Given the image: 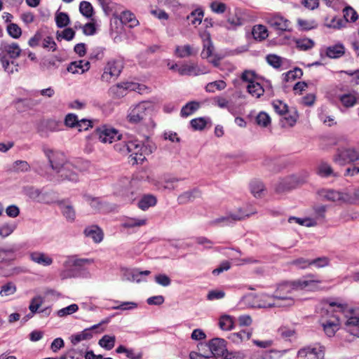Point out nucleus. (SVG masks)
<instances>
[{"instance_id": "052dcab7", "label": "nucleus", "mask_w": 359, "mask_h": 359, "mask_svg": "<svg viewBox=\"0 0 359 359\" xmlns=\"http://www.w3.org/2000/svg\"><path fill=\"white\" fill-rule=\"evenodd\" d=\"M285 115V119L287 121L288 126H294L297 122L298 118L297 110L295 109H289Z\"/></svg>"}, {"instance_id": "7ed1b4c3", "label": "nucleus", "mask_w": 359, "mask_h": 359, "mask_svg": "<svg viewBox=\"0 0 359 359\" xmlns=\"http://www.w3.org/2000/svg\"><path fill=\"white\" fill-rule=\"evenodd\" d=\"M22 49L17 43L2 41L0 43V62L4 70L9 74L18 72V69L10 66L9 59H16L21 55Z\"/></svg>"}, {"instance_id": "864d4df0", "label": "nucleus", "mask_w": 359, "mask_h": 359, "mask_svg": "<svg viewBox=\"0 0 359 359\" xmlns=\"http://www.w3.org/2000/svg\"><path fill=\"white\" fill-rule=\"evenodd\" d=\"M325 25L330 28L340 29L346 25V22L343 18L334 17L330 22L326 19Z\"/></svg>"}, {"instance_id": "4d7b16f0", "label": "nucleus", "mask_w": 359, "mask_h": 359, "mask_svg": "<svg viewBox=\"0 0 359 359\" xmlns=\"http://www.w3.org/2000/svg\"><path fill=\"white\" fill-rule=\"evenodd\" d=\"M340 100L344 106L351 107L356 102V97L353 94H344L341 96Z\"/></svg>"}, {"instance_id": "774afa93", "label": "nucleus", "mask_w": 359, "mask_h": 359, "mask_svg": "<svg viewBox=\"0 0 359 359\" xmlns=\"http://www.w3.org/2000/svg\"><path fill=\"white\" fill-rule=\"evenodd\" d=\"M267 62L274 68H279L281 66V58L276 55H269L266 56Z\"/></svg>"}, {"instance_id": "423d86ee", "label": "nucleus", "mask_w": 359, "mask_h": 359, "mask_svg": "<svg viewBox=\"0 0 359 359\" xmlns=\"http://www.w3.org/2000/svg\"><path fill=\"white\" fill-rule=\"evenodd\" d=\"M123 68V62L121 59H111L104 67V72L101 76L103 81L110 83L120 75Z\"/></svg>"}, {"instance_id": "ddd939ff", "label": "nucleus", "mask_w": 359, "mask_h": 359, "mask_svg": "<svg viewBox=\"0 0 359 359\" xmlns=\"http://www.w3.org/2000/svg\"><path fill=\"white\" fill-rule=\"evenodd\" d=\"M299 183V178L294 175L288 176L280 180L276 185L277 193H283L295 188Z\"/></svg>"}, {"instance_id": "a878e982", "label": "nucleus", "mask_w": 359, "mask_h": 359, "mask_svg": "<svg viewBox=\"0 0 359 359\" xmlns=\"http://www.w3.org/2000/svg\"><path fill=\"white\" fill-rule=\"evenodd\" d=\"M345 53V48L341 43H337L327 48L326 55L330 58H339Z\"/></svg>"}, {"instance_id": "e2e57ef3", "label": "nucleus", "mask_w": 359, "mask_h": 359, "mask_svg": "<svg viewBox=\"0 0 359 359\" xmlns=\"http://www.w3.org/2000/svg\"><path fill=\"white\" fill-rule=\"evenodd\" d=\"M273 107L276 112L280 115L285 114L289 110L287 105L280 100H275Z\"/></svg>"}, {"instance_id": "bb28decb", "label": "nucleus", "mask_w": 359, "mask_h": 359, "mask_svg": "<svg viewBox=\"0 0 359 359\" xmlns=\"http://www.w3.org/2000/svg\"><path fill=\"white\" fill-rule=\"evenodd\" d=\"M323 330L328 337H332L339 329V320L336 318L333 320H327L322 323Z\"/></svg>"}, {"instance_id": "0eeeda50", "label": "nucleus", "mask_w": 359, "mask_h": 359, "mask_svg": "<svg viewBox=\"0 0 359 359\" xmlns=\"http://www.w3.org/2000/svg\"><path fill=\"white\" fill-rule=\"evenodd\" d=\"M151 111V104L147 102H142L131 108L128 114V120L130 123H137L144 120L149 115Z\"/></svg>"}, {"instance_id": "58836bf2", "label": "nucleus", "mask_w": 359, "mask_h": 359, "mask_svg": "<svg viewBox=\"0 0 359 359\" xmlns=\"http://www.w3.org/2000/svg\"><path fill=\"white\" fill-rule=\"evenodd\" d=\"M15 250L9 248H0V262H9L15 259Z\"/></svg>"}, {"instance_id": "3c124183", "label": "nucleus", "mask_w": 359, "mask_h": 359, "mask_svg": "<svg viewBox=\"0 0 359 359\" xmlns=\"http://www.w3.org/2000/svg\"><path fill=\"white\" fill-rule=\"evenodd\" d=\"M203 17V12L201 10H196L193 11L190 15L187 17V19L191 21L193 25L196 26L200 25Z\"/></svg>"}, {"instance_id": "13d9d810", "label": "nucleus", "mask_w": 359, "mask_h": 359, "mask_svg": "<svg viewBox=\"0 0 359 359\" xmlns=\"http://www.w3.org/2000/svg\"><path fill=\"white\" fill-rule=\"evenodd\" d=\"M303 75V72L300 68L295 67L293 70H290L285 74V80L286 81H294L299 79Z\"/></svg>"}, {"instance_id": "c9c22d12", "label": "nucleus", "mask_w": 359, "mask_h": 359, "mask_svg": "<svg viewBox=\"0 0 359 359\" xmlns=\"http://www.w3.org/2000/svg\"><path fill=\"white\" fill-rule=\"evenodd\" d=\"M247 89L250 95L257 98L260 97L264 93L263 87L257 82L248 84Z\"/></svg>"}, {"instance_id": "e433bc0d", "label": "nucleus", "mask_w": 359, "mask_h": 359, "mask_svg": "<svg viewBox=\"0 0 359 359\" xmlns=\"http://www.w3.org/2000/svg\"><path fill=\"white\" fill-rule=\"evenodd\" d=\"M200 107V104L197 102H189L186 104L181 109L182 116H188L196 111Z\"/></svg>"}, {"instance_id": "a19ab883", "label": "nucleus", "mask_w": 359, "mask_h": 359, "mask_svg": "<svg viewBox=\"0 0 359 359\" xmlns=\"http://www.w3.org/2000/svg\"><path fill=\"white\" fill-rule=\"evenodd\" d=\"M297 25L301 30L309 31L315 29L318 27V23L314 20H303L299 18L297 20Z\"/></svg>"}, {"instance_id": "c03bdc74", "label": "nucleus", "mask_w": 359, "mask_h": 359, "mask_svg": "<svg viewBox=\"0 0 359 359\" xmlns=\"http://www.w3.org/2000/svg\"><path fill=\"white\" fill-rule=\"evenodd\" d=\"M344 20L346 24L348 22H355L358 19V14L356 11L351 6H346L343 10Z\"/></svg>"}, {"instance_id": "680f3d73", "label": "nucleus", "mask_w": 359, "mask_h": 359, "mask_svg": "<svg viewBox=\"0 0 359 359\" xmlns=\"http://www.w3.org/2000/svg\"><path fill=\"white\" fill-rule=\"evenodd\" d=\"M256 122L260 126L266 127L270 124L271 118L266 113L262 111L257 116Z\"/></svg>"}, {"instance_id": "c85d7f7f", "label": "nucleus", "mask_w": 359, "mask_h": 359, "mask_svg": "<svg viewBox=\"0 0 359 359\" xmlns=\"http://www.w3.org/2000/svg\"><path fill=\"white\" fill-rule=\"evenodd\" d=\"M120 20L123 24L128 25L130 27H134L138 25V20L135 15L129 11H123L121 13Z\"/></svg>"}, {"instance_id": "79ce46f5", "label": "nucleus", "mask_w": 359, "mask_h": 359, "mask_svg": "<svg viewBox=\"0 0 359 359\" xmlns=\"http://www.w3.org/2000/svg\"><path fill=\"white\" fill-rule=\"evenodd\" d=\"M219 326L223 330H231L233 327V318L228 315L222 316L219 320Z\"/></svg>"}, {"instance_id": "de8ad7c7", "label": "nucleus", "mask_w": 359, "mask_h": 359, "mask_svg": "<svg viewBox=\"0 0 359 359\" xmlns=\"http://www.w3.org/2000/svg\"><path fill=\"white\" fill-rule=\"evenodd\" d=\"M79 11L81 13L87 18H90L93 16V8L88 1H83L80 3Z\"/></svg>"}, {"instance_id": "2eb2a0df", "label": "nucleus", "mask_w": 359, "mask_h": 359, "mask_svg": "<svg viewBox=\"0 0 359 359\" xmlns=\"http://www.w3.org/2000/svg\"><path fill=\"white\" fill-rule=\"evenodd\" d=\"M254 213L255 212L244 213L240 210L239 212L237 213H231L227 216L221 217L219 218H217L215 220L212 221V223L213 224H220V223H224L225 224H229L232 222L240 221V220L244 219L245 218L250 217V215H251Z\"/></svg>"}, {"instance_id": "6e6552de", "label": "nucleus", "mask_w": 359, "mask_h": 359, "mask_svg": "<svg viewBox=\"0 0 359 359\" xmlns=\"http://www.w3.org/2000/svg\"><path fill=\"white\" fill-rule=\"evenodd\" d=\"M332 160L341 166L348 163L359 162V153L353 148L338 149Z\"/></svg>"}, {"instance_id": "aec40b11", "label": "nucleus", "mask_w": 359, "mask_h": 359, "mask_svg": "<svg viewBox=\"0 0 359 359\" xmlns=\"http://www.w3.org/2000/svg\"><path fill=\"white\" fill-rule=\"evenodd\" d=\"M179 180L176 177H168L165 176L161 180H158L155 185L157 187L158 190L165 191L169 190L172 191L175 188V183L177 182Z\"/></svg>"}, {"instance_id": "5701e85b", "label": "nucleus", "mask_w": 359, "mask_h": 359, "mask_svg": "<svg viewBox=\"0 0 359 359\" xmlns=\"http://www.w3.org/2000/svg\"><path fill=\"white\" fill-rule=\"evenodd\" d=\"M84 233L86 236L92 238L95 243H100L103 239V232L102 229L96 225L86 228Z\"/></svg>"}, {"instance_id": "f257e3e1", "label": "nucleus", "mask_w": 359, "mask_h": 359, "mask_svg": "<svg viewBox=\"0 0 359 359\" xmlns=\"http://www.w3.org/2000/svg\"><path fill=\"white\" fill-rule=\"evenodd\" d=\"M321 280L316 279L315 275L309 274L303 278L285 282L278 285L273 294L278 307H291L295 304L294 292L299 290L316 291L320 288Z\"/></svg>"}, {"instance_id": "9b49d317", "label": "nucleus", "mask_w": 359, "mask_h": 359, "mask_svg": "<svg viewBox=\"0 0 359 359\" xmlns=\"http://www.w3.org/2000/svg\"><path fill=\"white\" fill-rule=\"evenodd\" d=\"M121 135L118 130L104 126L99 129V139L104 143H111L114 141L119 140Z\"/></svg>"}, {"instance_id": "338daca9", "label": "nucleus", "mask_w": 359, "mask_h": 359, "mask_svg": "<svg viewBox=\"0 0 359 359\" xmlns=\"http://www.w3.org/2000/svg\"><path fill=\"white\" fill-rule=\"evenodd\" d=\"M79 122L77 116L74 114H68L65 118V124L70 128H77Z\"/></svg>"}, {"instance_id": "f704fd0d", "label": "nucleus", "mask_w": 359, "mask_h": 359, "mask_svg": "<svg viewBox=\"0 0 359 359\" xmlns=\"http://www.w3.org/2000/svg\"><path fill=\"white\" fill-rule=\"evenodd\" d=\"M11 170L14 172H26L30 170V165L26 161L18 160L13 162Z\"/></svg>"}, {"instance_id": "f03ea898", "label": "nucleus", "mask_w": 359, "mask_h": 359, "mask_svg": "<svg viewBox=\"0 0 359 359\" xmlns=\"http://www.w3.org/2000/svg\"><path fill=\"white\" fill-rule=\"evenodd\" d=\"M42 151L46 157L51 169L58 175L62 180L77 182L78 173L74 166L67 161L64 153L43 146Z\"/></svg>"}, {"instance_id": "49530a36", "label": "nucleus", "mask_w": 359, "mask_h": 359, "mask_svg": "<svg viewBox=\"0 0 359 359\" xmlns=\"http://www.w3.org/2000/svg\"><path fill=\"white\" fill-rule=\"evenodd\" d=\"M146 222L145 219L128 218L122 224V226L125 228L142 226L146 224Z\"/></svg>"}, {"instance_id": "cd10ccee", "label": "nucleus", "mask_w": 359, "mask_h": 359, "mask_svg": "<svg viewBox=\"0 0 359 359\" xmlns=\"http://www.w3.org/2000/svg\"><path fill=\"white\" fill-rule=\"evenodd\" d=\"M252 34L255 40L263 41L268 36V29L262 25H256L252 27Z\"/></svg>"}, {"instance_id": "6ab92c4d", "label": "nucleus", "mask_w": 359, "mask_h": 359, "mask_svg": "<svg viewBox=\"0 0 359 359\" xmlns=\"http://www.w3.org/2000/svg\"><path fill=\"white\" fill-rule=\"evenodd\" d=\"M29 259L34 263L43 266H48L53 264V259L46 253L34 251L29 253Z\"/></svg>"}, {"instance_id": "c756f323", "label": "nucleus", "mask_w": 359, "mask_h": 359, "mask_svg": "<svg viewBox=\"0 0 359 359\" xmlns=\"http://www.w3.org/2000/svg\"><path fill=\"white\" fill-rule=\"evenodd\" d=\"M251 193L256 198H261L263 196L265 191L264 184L259 180H252L250 184Z\"/></svg>"}, {"instance_id": "9d476101", "label": "nucleus", "mask_w": 359, "mask_h": 359, "mask_svg": "<svg viewBox=\"0 0 359 359\" xmlns=\"http://www.w3.org/2000/svg\"><path fill=\"white\" fill-rule=\"evenodd\" d=\"M180 76H198L209 73V70L201 69L196 63H184L177 69Z\"/></svg>"}, {"instance_id": "20e7f679", "label": "nucleus", "mask_w": 359, "mask_h": 359, "mask_svg": "<svg viewBox=\"0 0 359 359\" xmlns=\"http://www.w3.org/2000/svg\"><path fill=\"white\" fill-rule=\"evenodd\" d=\"M330 309L337 308V311L345 312L346 320L345 323V329L351 334L359 337V309L344 310V307L341 304H337L332 302L329 304Z\"/></svg>"}, {"instance_id": "7c9ffc66", "label": "nucleus", "mask_w": 359, "mask_h": 359, "mask_svg": "<svg viewBox=\"0 0 359 359\" xmlns=\"http://www.w3.org/2000/svg\"><path fill=\"white\" fill-rule=\"evenodd\" d=\"M93 337V334L90 332V329H85L82 332L76 334L72 335L70 337L71 342L74 345H76L83 340H88Z\"/></svg>"}, {"instance_id": "393cba45", "label": "nucleus", "mask_w": 359, "mask_h": 359, "mask_svg": "<svg viewBox=\"0 0 359 359\" xmlns=\"http://www.w3.org/2000/svg\"><path fill=\"white\" fill-rule=\"evenodd\" d=\"M323 197L327 201L337 202L343 201L346 202L348 200V195L342 192L337 191L334 190H327L324 192Z\"/></svg>"}, {"instance_id": "09e8293b", "label": "nucleus", "mask_w": 359, "mask_h": 359, "mask_svg": "<svg viewBox=\"0 0 359 359\" xmlns=\"http://www.w3.org/2000/svg\"><path fill=\"white\" fill-rule=\"evenodd\" d=\"M79 310V306L76 304H72L67 307L61 309L57 311L59 317H65L68 315L76 313Z\"/></svg>"}, {"instance_id": "bf43d9fd", "label": "nucleus", "mask_w": 359, "mask_h": 359, "mask_svg": "<svg viewBox=\"0 0 359 359\" xmlns=\"http://www.w3.org/2000/svg\"><path fill=\"white\" fill-rule=\"evenodd\" d=\"M7 31L8 34L14 39H18L22 34L21 28L15 23L9 24L7 27Z\"/></svg>"}, {"instance_id": "1a4fd4ad", "label": "nucleus", "mask_w": 359, "mask_h": 359, "mask_svg": "<svg viewBox=\"0 0 359 359\" xmlns=\"http://www.w3.org/2000/svg\"><path fill=\"white\" fill-rule=\"evenodd\" d=\"M324 355L322 347L307 346L298 351L297 358L298 359H323Z\"/></svg>"}, {"instance_id": "b1692460", "label": "nucleus", "mask_w": 359, "mask_h": 359, "mask_svg": "<svg viewBox=\"0 0 359 359\" xmlns=\"http://www.w3.org/2000/svg\"><path fill=\"white\" fill-rule=\"evenodd\" d=\"M200 196L201 192L198 189H194L180 194L177 198V201L179 204H186L193 201L194 199L199 198Z\"/></svg>"}, {"instance_id": "72a5a7b5", "label": "nucleus", "mask_w": 359, "mask_h": 359, "mask_svg": "<svg viewBox=\"0 0 359 359\" xmlns=\"http://www.w3.org/2000/svg\"><path fill=\"white\" fill-rule=\"evenodd\" d=\"M252 333L245 330L238 332L232 333L229 335V339L234 343H240L243 340H248L250 338Z\"/></svg>"}, {"instance_id": "603ef678", "label": "nucleus", "mask_w": 359, "mask_h": 359, "mask_svg": "<svg viewBox=\"0 0 359 359\" xmlns=\"http://www.w3.org/2000/svg\"><path fill=\"white\" fill-rule=\"evenodd\" d=\"M16 292V286L14 283L9 282L1 287L0 295L6 297L14 294Z\"/></svg>"}, {"instance_id": "473e14b6", "label": "nucleus", "mask_w": 359, "mask_h": 359, "mask_svg": "<svg viewBox=\"0 0 359 359\" xmlns=\"http://www.w3.org/2000/svg\"><path fill=\"white\" fill-rule=\"evenodd\" d=\"M190 123L194 130H202L208 123H211V121L210 118L200 117L192 119Z\"/></svg>"}, {"instance_id": "f3484780", "label": "nucleus", "mask_w": 359, "mask_h": 359, "mask_svg": "<svg viewBox=\"0 0 359 359\" xmlns=\"http://www.w3.org/2000/svg\"><path fill=\"white\" fill-rule=\"evenodd\" d=\"M203 41V50L201 52V57L204 59L210 58L213 55L214 46L212 44L210 34L204 32L201 34Z\"/></svg>"}, {"instance_id": "412c9836", "label": "nucleus", "mask_w": 359, "mask_h": 359, "mask_svg": "<svg viewBox=\"0 0 359 359\" xmlns=\"http://www.w3.org/2000/svg\"><path fill=\"white\" fill-rule=\"evenodd\" d=\"M197 53L198 49L194 48L189 44L177 46L175 50V55L180 58H184L192 55H196Z\"/></svg>"}, {"instance_id": "6e6d98bb", "label": "nucleus", "mask_w": 359, "mask_h": 359, "mask_svg": "<svg viewBox=\"0 0 359 359\" xmlns=\"http://www.w3.org/2000/svg\"><path fill=\"white\" fill-rule=\"evenodd\" d=\"M15 224L5 223L0 225V236L5 238L11 235L15 229Z\"/></svg>"}, {"instance_id": "5fc2aeb1", "label": "nucleus", "mask_w": 359, "mask_h": 359, "mask_svg": "<svg viewBox=\"0 0 359 359\" xmlns=\"http://www.w3.org/2000/svg\"><path fill=\"white\" fill-rule=\"evenodd\" d=\"M61 209L63 215L69 221H74L76 217L75 211L73 207L70 205H62Z\"/></svg>"}, {"instance_id": "a18cd8bd", "label": "nucleus", "mask_w": 359, "mask_h": 359, "mask_svg": "<svg viewBox=\"0 0 359 359\" xmlns=\"http://www.w3.org/2000/svg\"><path fill=\"white\" fill-rule=\"evenodd\" d=\"M44 298L40 295L35 296L33 297L29 306V309L32 313H36L39 312V309L43 303Z\"/></svg>"}, {"instance_id": "0e129e2a", "label": "nucleus", "mask_w": 359, "mask_h": 359, "mask_svg": "<svg viewBox=\"0 0 359 359\" xmlns=\"http://www.w3.org/2000/svg\"><path fill=\"white\" fill-rule=\"evenodd\" d=\"M75 36V32L72 28H66L62 32H57V39H64L67 41H71Z\"/></svg>"}, {"instance_id": "8fccbe9b", "label": "nucleus", "mask_w": 359, "mask_h": 359, "mask_svg": "<svg viewBox=\"0 0 359 359\" xmlns=\"http://www.w3.org/2000/svg\"><path fill=\"white\" fill-rule=\"evenodd\" d=\"M226 83L224 81L219 80L209 83L206 87V91L214 93L215 90H221L226 88Z\"/></svg>"}, {"instance_id": "39448f33", "label": "nucleus", "mask_w": 359, "mask_h": 359, "mask_svg": "<svg viewBox=\"0 0 359 359\" xmlns=\"http://www.w3.org/2000/svg\"><path fill=\"white\" fill-rule=\"evenodd\" d=\"M132 142L135 146V149L128 151V161L132 165L142 163L146 159V156L151 154L155 149V147L149 142L147 144H141L137 140Z\"/></svg>"}, {"instance_id": "69168bd1", "label": "nucleus", "mask_w": 359, "mask_h": 359, "mask_svg": "<svg viewBox=\"0 0 359 359\" xmlns=\"http://www.w3.org/2000/svg\"><path fill=\"white\" fill-rule=\"evenodd\" d=\"M297 47L302 50L311 49L314 46V42L311 39H300L296 42Z\"/></svg>"}, {"instance_id": "4468645a", "label": "nucleus", "mask_w": 359, "mask_h": 359, "mask_svg": "<svg viewBox=\"0 0 359 359\" xmlns=\"http://www.w3.org/2000/svg\"><path fill=\"white\" fill-rule=\"evenodd\" d=\"M208 347L212 355L223 356L227 351L226 341L220 338H215L208 343Z\"/></svg>"}, {"instance_id": "4be33fe9", "label": "nucleus", "mask_w": 359, "mask_h": 359, "mask_svg": "<svg viewBox=\"0 0 359 359\" xmlns=\"http://www.w3.org/2000/svg\"><path fill=\"white\" fill-rule=\"evenodd\" d=\"M90 68V62L84 60L72 62L67 67V71L72 74H83Z\"/></svg>"}, {"instance_id": "4c0bfd02", "label": "nucleus", "mask_w": 359, "mask_h": 359, "mask_svg": "<svg viewBox=\"0 0 359 359\" xmlns=\"http://www.w3.org/2000/svg\"><path fill=\"white\" fill-rule=\"evenodd\" d=\"M116 337L114 336L104 335L99 340V345L106 350H111L114 348L115 344Z\"/></svg>"}, {"instance_id": "37998d69", "label": "nucleus", "mask_w": 359, "mask_h": 359, "mask_svg": "<svg viewBox=\"0 0 359 359\" xmlns=\"http://www.w3.org/2000/svg\"><path fill=\"white\" fill-rule=\"evenodd\" d=\"M55 22L60 28L67 26L70 22L68 14L63 12L57 13L55 15Z\"/></svg>"}, {"instance_id": "ea45409f", "label": "nucleus", "mask_w": 359, "mask_h": 359, "mask_svg": "<svg viewBox=\"0 0 359 359\" xmlns=\"http://www.w3.org/2000/svg\"><path fill=\"white\" fill-rule=\"evenodd\" d=\"M114 148L116 151L121 152L123 154L128 155V151L135 148L134 143L132 141L129 142H121L114 145Z\"/></svg>"}, {"instance_id": "f8f14e48", "label": "nucleus", "mask_w": 359, "mask_h": 359, "mask_svg": "<svg viewBox=\"0 0 359 359\" xmlns=\"http://www.w3.org/2000/svg\"><path fill=\"white\" fill-rule=\"evenodd\" d=\"M268 24L276 30L282 32H290V22L283 16L275 15L268 18Z\"/></svg>"}, {"instance_id": "a211bd4d", "label": "nucleus", "mask_w": 359, "mask_h": 359, "mask_svg": "<svg viewBox=\"0 0 359 359\" xmlns=\"http://www.w3.org/2000/svg\"><path fill=\"white\" fill-rule=\"evenodd\" d=\"M256 306L259 308H271L278 307L276 306V300L274 298V294L269 295L265 293L260 294L255 297Z\"/></svg>"}, {"instance_id": "dca6fc26", "label": "nucleus", "mask_w": 359, "mask_h": 359, "mask_svg": "<svg viewBox=\"0 0 359 359\" xmlns=\"http://www.w3.org/2000/svg\"><path fill=\"white\" fill-rule=\"evenodd\" d=\"M316 172L321 177L327 178L329 177H338L339 173L335 172L330 164L325 161H320L316 168Z\"/></svg>"}, {"instance_id": "2f4dec72", "label": "nucleus", "mask_w": 359, "mask_h": 359, "mask_svg": "<svg viewBox=\"0 0 359 359\" xmlns=\"http://www.w3.org/2000/svg\"><path fill=\"white\" fill-rule=\"evenodd\" d=\"M156 201V198L154 196L146 195L139 201L138 207L142 210H145L149 207L154 206Z\"/></svg>"}]
</instances>
